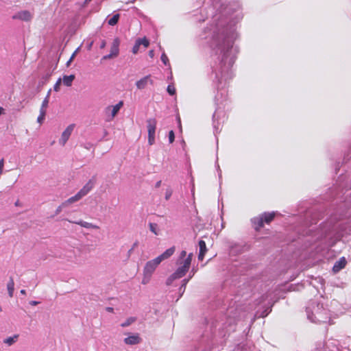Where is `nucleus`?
Listing matches in <instances>:
<instances>
[{
  "label": "nucleus",
  "mask_w": 351,
  "mask_h": 351,
  "mask_svg": "<svg viewBox=\"0 0 351 351\" xmlns=\"http://www.w3.org/2000/svg\"><path fill=\"white\" fill-rule=\"evenodd\" d=\"M132 250H133V247H132V248L128 251V254H130Z\"/></svg>",
  "instance_id": "052dcab7"
},
{
  "label": "nucleus",
  "mask_w": 351,
  "mask_h": 351,
  "mask_svg": "<svg viewBox=\"0 0 351 351\" xmlns=\"http://www.w3.org/2000/svg\"><path fill=\"white\" fill-rule=\"evenodd\" d=\"M160 263V262L157 259V258H155L153 260H151L148 261L143 269V274H147V275H152L156 267L158 266V265Z\"/></svg>",
  "instance_id": "1a4fd4ad"
},
{
  "label": "nucleus",
  "mask_w": 351,
  "mask_h": 351,
  "mask_svg": "<svg viewBox=\"0 0 351 351\" xmlns=\"http://www.w3.org/2000/svg\"><path fill=\"white\" fill-rule=\"evenodd\" d=\"M140 42L138 41V40L137 39L135 42V44L132 47V53H134V54H136L138 51H139V47H140Z\"/></svg>",
  "instance_id": "f704fd0d"
},
{
  "label": "nucleus",
  "mask_w": 351,
  "mask_h": 351,
  "mask_svg": "<svg viewBox=\"0 0 351 351\" xmlns=\"http://www.w3.org/2000/svg\"><path fill=\"white\" fill-rule=\"evenodd\" d=\"M119 45L120 40L118 38L114 39L111 47H110V53L114 57H117L119 53Z\"/></svg>",
  "instance_id": "f3484780"
},
{
  "label": "nucleus",
  "mask_w": 351,
  "mask_h": 351,
  "mask_svg": "<svg viewBox=\"0 0 351 351\" xmlns=\"http://www.w3.org/2000/svg\"><path fill=\"white\" fill-rule=\"evenodd\" d=\"M18 337L19 336L17 335H15L13 337H10L8 338H6L3 341V342L5 343L8 344V346H11V345H12L16 341V340L17 339Z\"/></svg>",
  "instance_id": "7c9ffc66"
},
{
  "label": "nucleus",
  "mask_w": 351,
  "mask_h": 351,
  "mask_svg": "<svg viewBox=\"0 0 351 351\" xmlns=\"http://www.w3.org/2000/svg\"><path fill=\"white\" fill-rule=\"evenodd\" d=\"M38 303H39V302H38V301H31V302H30V304H31V305H32V306H36V305H37Z\"/></svg>",
  "instance_id": "603ef678"
},
{
  "label": "nucleus",
  "mask_w": 351,
  "mask_h": 351,
  "mask_svg": "<svg viewBox=\"0 0 351 351\" xmlns=\"http://www.w3.org/2000/svg\"><path fill=\"white\" fill-rule=\"evenodd\" d=\"M157 121L155 119H149L147 121V128L148 132V143L152 145L155 143V135Z\"/></svg>",
  "instance_id": "0eeeda50"
},
{
  "label": "nucleus",
  "mask_w": 351,
  "mask_h": 351,
  "mask_svg": "<svg viewBox=\"0 0 351 351\" xmlns=\"http://www.w3.org/2000/svg\"><path fill=\"white\" fill-rule=\"evenodd\" d=\"M75 79L74 75H64L62 80L63 84L66 86H71L73 81Z\"/></svg>",
  "instance_id": "5701e85b"
},
{
  "label": "nucleus",
  "mask_w": 351,
  "mask_h": 351,
  "mask_svg": "<svg viewBox=\"0 0 351 351\" xmlns=\"http://www.w3.org/2000/svg\"><path fill=\"white\" fill-rule=\"evenodd\" d=\"M189 279H183L182 280V284L179 289L180 297H181L182 295V294L184 293L186 285L189 282Z\"/></svg>",
  "instance_id": "bb28decb"
},
{
  "label": "nucleus",
  "mask_w": 351,
  "mask_h": 351,
  "mask_svg": "<svg viewBox=\"0 0 351 351\" xmlns=\"http://www.w3.org/2000/svg\"><path fill=\"white\" fill-rule=\"evenodd\" d=\"M136 245H137V243H134V245H133V246H132L133 249H134Z\"/></svg>",
  "instance_id": "680f3d73"
},
{
  "label": "nucleus",
  "mask_w": 351,
  "mask_h": 351,
  "mask_svg": "<svg viewBox=\"0 0 351 351\" xmlns=\"http://www.w3.org/2000/svg\"><path fill=\"white\" fill-rule=\"evenodd\" d=\"M7 289H8L9 296L12 297L13 293H14V282L12 277L10 278V280L7 284Z\"/></svg>",
  "instance_id": "b1692460"
},
{
  "label": "nucleus",
  "mask_w": 351,
  "mask_h": 351,
  "mask_svg": "<svg viewBox=\"0 0 351 351\" xmlns=\"http://www.w3.org/2000/svg\"><path fill=\"white\" fill-rule=\"evenodd\" d=\"M149 230L152 232H153L155 235L159 234V230L158 225L155 223H149Z\"/></svg>",
  "instance_id": "cd10ccee"
},
{
  "label": "nucleus",
  "mask_w": 351,
  "mask_h": 351,
  "mask_svg": "<svg viewBox=\"0 0 351 351\" xmlns=\"http://www.w3.org/2000/svg\"><path fill=\"white\" fill-rule=\"evenodd\" d=\"M346 263V260L344 257L340 258L339 260L335 263L332 267L333 271L335 273L339 272L341 269L345 267Z\"/></svg>",
  "instance_id": "6ab92c4d"
},
{
  "label": "nucleus",
  "mask_w": 351,
  "mask_h": 351,
  "mask_svg": "<svg viewBox=\"0 0 351 351\" xmlns=\"http://www.w3.org/2000/svg\"><path fill=\"white\" fill-rule=\"evenodd\" d=\"M306 313L308 319L311 322L332 324L330 313L319 302L316 301L309 302L306 308Z\"/></svg>",
  "instance_id": "7ed1b4c3"
},
{
  "label": "nucleus",
  "mask_w": 351,
  "mask_h": 351,
  "mask_svg": "<svg viewBox=\"0 0 351 351\" xmlns=\"http://www.w3.org/2000/svg\"><path fill=\"white\" fill-rule=\"evenodd\" d=\"M217 170H218V172H219V178H221V170L219 169V165H217Z\"/></svg>",
  "instance_id": "3c124183"
},
{
  "label": "nucleus",
  "mask_w": 351,
  "mask_h": 351,
  "mask_svg": "<svg viewBox=\"0 0 351 351\" xmlns=\"http://www.w3.org/2000/svg\"><path fill=\"white\" fill-rule=\"evenodd\" d=\"M167 90L170 95H173L176 93V88L172 85H169L167 86Z\"/></svg>",
  "instance_id": "58836bf2"
},
{
  "label": "nucleus",
  "mask_w": 351,
  "mask_h": 351,
  "mask_svg": "<svg viewBox=\"0 0 351 351\" xmlns=\"http://www.w3.org/2000/svg\"><path fill=\"white\" fill-rule=\"evenodd\" d=\"M192 257H193V254L190 253L187 256V257L184 260H183V263L186 265L187 266H189L190 267L191 264Z\"/></svg>",
  "instance_id": "72a5a7b5"
},
{
  "label": "nucleus",
  "mask_w": 351,
  "mask_h": 351,
  "mask_svg": "<svg viewBox=\"0 0 351 351\" xmlns=\"http://www.w3.org/2000/svg\"><path fill=\"white\" fill-rule=\"evenodd\" d=\"M340 186L342 188V190H345V193H347L349 190H351V180L347 181L345 184H341Z\"/></svg>",
  "instance_id": "2f4dec72"
},
{
  "label": "nucleus",
  "mask_w": 351,
  "mask_h": 351,
  "mask_svg": "<svg viewBox=\"0 0 351 351\" xmlns=\"http://www.w3.org/2000/svg\"><path fill=\"white\" fill-rule=\"evenodd\" d=\"M195 272H196V269L193 268L192 270L191 271V272L189 274V278L187 279L190 280L191 278H192V277L194 276Z\"/></svg>",
  "instance_id": "a18cd8bd"
},
{
  "label": "nucleus",
  "mask_w": 351,
  "mask_h": 351,
  "mask_svg": "<svg viewBox=\"0 0 351 351\" xmlns=\"http://www.w3.org/2000/svg\"><path fill=\"white\" fill-rule=\"evenodd\" d=\"M202 3L205 8L201 12L206 11L211 21L199 36L206 40L216 57L213 71L218 86L216 98L219 101V93L221 96L226 93L223 88L234 76L232 66L238 52L234 46L238 36L235 25L242 20L243 14L238 1L202 0Z\"/></svg>",
  "instance_id": "f257e3e1"
},
{
  "label": "nucleus",
  "mask_w": 351,
  "mask_h": 351,
  "mask_svg": "<svg viewBox=\"0 0 351 351\" xmlns=\"http://www.w3.org/2000/svg\"><path fill=\"white\" fill-rule=\"evenodd\" d=\"M151 276L152 275H147V274H143V280H142V283L143 285H146L147 284L150 279H151Z\"/></svg>",
  "instance_id": "4c0bfd02"
},
{
  "label": "nucleus",
  "mask_w": 351,
  "mask_h": 351,
  "mask_svg": "<svg viewBox=\"0 0 351 351\" xmlns=\"http://www.w3.org/2000/svg\"><path fill=\"white\" fill-rule=\"evenodd\" d=\"M3 166H4V160L2 158L1 160H0V176L3 173Z\"/></svg>",
  "instance_id": "c03bdc74"
},
{
  "label": "nucleus",
  "mask_w": 351,
  "mask_h": 351,
  "mask_svg": "<svg viewBox=\"0 0 351 351\" xmlns=\"http://www.w3.org/2000/svg\"><path fill=\"white\" fill-rule=\"evenodd\" d=\"M172 195V191L171 189H167L165 193V199L168 200Z\"/></svg>",
  "instance_id": "37998d69"
},
{
  "label": "nucleus",
  "mask_w": 351,
  "mask_h": 351,
  "mask_svg": "<svg viewBox=\"0 0 351 351\" xmlns=\"http://www.w3.org/2000/svg\"><path fill=\"white\" fill-rule=\"evenodd\" d=\"M276 214V212L265 213L259 217L252 218L251 221L255 230H260L263 226L264 223H269Z\"/></svg>",
  "instance_id": "20e7f679"
},
{
  "label": "nucleus",
  "mask_w": 351,
  "mask_h": 351,
  "mask_svg": "<svg viewBox=\"0 0 351 351\" xmlns=\"http://www.w3.org/2000/svg\"><path fill=\"white\" fill-rule=\"evenodd\" d=\"M199 253L198 255V259L202 261L204 255L207 251L206 243L203 240L199 241Z\"/></svg>",
  "instance_id": "412c9836"
},
{
  "label": "nucleus",
  "mask_w": 351,
  "mask_h": 351,
  "mask_svg": "<svg viewBox=\"0 0 351 351\" xmlns=\"http://www.w3.org/2000/svg\"><path fill=\"white\" fill-rule=\"evenodd\" d=\"M20 292H21V294H23V295H25V294L26 293V291H25V289H22V290H21V291H20Z\"/></svg>",
  "instance_id": "4d7b16f0"
},
{
  "label": "nucleus",
  "mask_w": 351,
  "mask_h": 351,
  "mask_svg": "<svg viewBox=\"0 0 351 351\" xmlns=\"http://www.w3.org/2000/svg\"><path fill=\"white\" fill-rule=\"evenodd\" d=\"M61 82H62V79L61 78H59L58 80V81L56 82V83L55 84L54 86H53V90L55 91H58L59 89H60V84H61Z\"/></svg>",
  "instance_id": "a19ab883"
},
{
  "label": "nucleus",
  "mask_w": 351,
  "mask_h": 351,
  "mask_svg": "<svg viewBox=\"0 0 351 351\" xmlns=\"http://www.w3.org/2000/svg\"><path fill=\"white\" fill-rule=\"evenodd\" d=\"M50 91L51 90H49L48 92L46 97L43 101V103H42V105H41V107H40V114H39V116L38 117V119H37V121L39 123H42L43 120H44V119H45V114H46V108H47L48 104H49Z\"/></svg>",
  "instance_id": "9d476101"
},
{
  "label": "nucleus",
  "mask_w": 351,
  "mask_h": 351,
  "mask_svg": "<svg viewBox=\"0 0 351 351\" xmlns=\"http://www.w3.org/2000/svg\"><path fill=\"white\" fill-rule=\"evenodd\" d=\"M92 0H86V2H90Z\"/></svg>",
  "instance_id": "e2e57ef3"
},
{
  "label": "nucleus",
  "mask_w": 351,
  "mask_h": 351,
  "mask_svg": "<svg viewBox=\"0 0 351 351\" xmlns=\"http://www.w3.org/2000/svg\"><path fill=\"white\" fill-rule=\"evenodd\" d=\"M267 298H268V295L263 296V300H266L267 299Z\"/></svg>",
  "instance_id": "bf43d9fd"
},
{
  "label": "nucleus",
  "mask_w": 351,
  "mask_h": 351,
  "mask_svg": "<svg viewBox=\"0 0 351 351\" xmlns=\"http://www.w3.org/2000/svg\"><path fill=\"white\" fill-rule=\"evenodd\" d=\"M82 198V195L77 192L74 196L71 197L67 200L64 202V205L69 206V204H71L75 202L79 201Z\"/></svg>",
  "instance_id": "4be33fe9"
},
{
  "label": "nucleus",
  "mask_w": 351,
  "mask_h": 351,
  "mask_svg": "<svg viewBox=\"0 0 351 351\" xmlns=\"http://www.w3.org/2000/svg\"><path fill=\"white\" fill-rule=\"evenodd\" d=\"M12 19L21 20L23 21H30L33 18V14L28 10H21L12 16Z\"/></svg>",
  "instance_id": "6e6552de"
},
{
  "label": "nucleus",
  "mask_w": 351,
  "mask_h": 351,
  "mask_svg": "<svg viewBox=\"0 0 351 351\" xmlns=\"http://www.w3.org/2000/svg\"><path fill=\"white\" fill-rule=\"evenodd\" d=\"M106 309L109 312H112L113 311V308L112 307H108Z\"/></svg>",
  "instance_id": "6e6d98bb"
},
{
  "label": "nucleus",
  "mask_w": 351,
  "mask_h": 351,
  "mask_svg": "<svg viewBox=\"0 0 351 351\" xmlns=\"http://www.w3.org/2000/svg\"><path fill=\"white\" fill-rule=\"evenodd\" d=\"M345 234H351V221L337 219L334 215L312 233V239L313 242L319 241L324 247H330Z\"/></svg>",
  "instance_id": "f03ea898"
},
{
  "label": "nucleus",
  "mask_w": 351,
  "mask_h": 351,
  "mask_svg": "<svg viewBox=\"0 0 351 351\" xmlns=\"http://www.w3.org/2000/svg\"><path fill=\"white\" fill-rule=\"evenodd\" d=\"M160 59H161V61L163 62V64L165 65H166V66L169 65V58H168V57L167 56V55L165 54V52H163L162 53Z\"/></svg>",
  "instance_id": "c9c22d12"
},
{
  "label": "nucleus",
  "mask_w": 351,
  "mask_h": 351,
  "mask_svg": "<svg viewBox=\"0 0 351 351\" xmlns=\"http://www.w3.org/2000/svg\"><path fill=\"white\" fill-rule=\"evenodd\" d=\"M140 341L141 338L138 334H134L124 339V343L127 345H136L139 343Z\"/></svg>",
  "instance_id": "2eb2a0df"
},
{
  "label": "nucleus",
  "mask_w": 351,
  "mask_h": 351,
  "mask_svg": "<svg viewBox=\"0 0 351 351\" xmlns=\"http://www.w3.org/2000/svg\"><path fill=\"white\" fill-rule=\"evenodd\" d=\"M123 106V101H120L114 106H108L104 110V113L106 117L107 121H111L114 117L117 114L120 109Z\"/></svg>",
  "instance_id": "423d86ee"
},
{
  "label": "nucleus",
  "mask_w": 351,
  "mask_h": 351,
  "mask_svg": "<svg viewBox=\"0 0 351 351\" xmlns=\"http://www.w3.org/2000/svg\"><path fill=\"white\" fill-rule=\"evenodd\" d=\"M177 269L167 278V285H171L175 280L180 279L185 276L189 269V267L183 263H180Z\"/></svg>",
  "instance_id": "39448f33"
},
{
  "label": "nucleus",
  "mask_w": 351,
  "mask_h": 351,
  "mask_svg": "<svg viewBox=\"0 0 351 351\" xmlns=\"http://www.w3.org/2000/svg\"><path fill=\"white\" fill-rule=\"evenodd\" d=\"M140 45H143L145 47H147L149 45V40L146 38H138Z\"/></svg>",
  "instance_id": "e433bc0d"
},
{
  "label": "nucleus",
  "mask_w": 351,
  "mask_h": 351,
  "mask_svg": "<svg viewBox=\"0 0 351 351\" xmlns=\"http://www.w3.org/2000/svg\"><path fill=\"white\" fill-rule=\"evenodd\" d=\"M221 112H219V110L217 109L213 115V128L215 133H217L218 130H219V123L218 121V119L219 117V114Z\"/></svg>",
  "instance_id": "aec40b11"
},
{
  "label": "nucleus",
  "mask_w": 351,
  "mask_h": 351,
  "mask_svg": "<svg viewBox=\"0 0 351 351\" xmlns=\"http://www.w3.org/2000/svg\"><path fill=\"white\" fill-rule=\"evenodd\" d=\"M175 139V134L173 130H171L169 132V143H172L174 141Z\"/></svg>",
  "instance_id": "ea45409f"
},
{
  "label": "nucleus",
  "mask_w": 351,
  "mask_h": 351,
  "mask_svg": "<svg viewBox=\"0 0 351 351\" xmlns=\"http://www.w3.org/2000/svg\"><path fill=\"white\" fill-rule=\"evenodd\" d=\"M4 109L2 107H0V115L3 112Z\"/></svg>",
  "instance_id": "13d9d810"
},
{
  "label": "nucleus",
  "mask_w": 351,
  "mask_h": 351,
  "mask_svg": "<svg viewBox=\"0 0 351 351\" xmlns=\"http://www.w3.org/2000/svg\"><path fill=\"white\" fill-rule=\"evenodd\" d=\"M114 58V56L111 53H109V54H108L106 56H104L103 57V59L104 60H107V59H110V58Z\"/></svg>",
  "instance_id": "de8ad7c7"
},
{
  "label": "nucleus",
  "mask_w": 351,
  "mask_h": 351,
  "mask_svg": "<svg viewBox=\"0 0 351 351\" xmlns=\"http://www.w3.org/2000/svg\"><path fill=\"white\" fill-rule=\"evenodd\" d=\"M75 128V124H70L67 126V128L62 132L60 138L59 139V143L64 146L67 141L69 140L70 136L71 135L73 130Z\"/></svg>",
  "instance_id": "9b49d317"
},
{
  "label": "nucleus",
  "mask_w": 351,
  "mask_h": 351,
  "mask_svg": "<svg viewBox=\"0 0 351 351\" xmlns=\"http://www.w3.org/2000/svg\"><path fill=\"white\" fill-rule=\"evenodd\" d=\"M189 279H183L182 280V284L179 289L180 297H181L182 295V294L184 293L186 285L189 282Z\"/></svg>",
  "instance_id": "a878e982"
},
{
  "label": "nucleus",
  "mask_w": 351,
  "mask_h": 351,
  "mask_svg": "<svg viewBox=\"0 0 351 351\" xmlns=\"http://www.w3.org/2000/svg\"><path fill=\"white\" fill-rule=\"evenodd\" d=\"M186 251L184 250H182L180 254V256H179V258L178 259L177 262H176V264L177 265H179L180 263H183V260H184L186 258Z\"/></svg>",
  "instance_id": "473e14b6"
},
{
  "label": "nucleus",
  "mask_w": 351,
  "mask_h": 351,
  "mask_svg": "<svg viewBox=\"0 0 351 351\" xmlns=\"http://www.w3.org/2000/svg\"><path fill=\"white\" fill-rule=\"evenodd\" d=\"M325 351H339V341L334 339H328L324 345Z\"/></svg>",
  "instance_id": "ddd939ff"
},
{
  "label": "nucleus",
  "mask_w": 351,
  "mask_h": 351,
  "mask_svg": "<svg viewBox=\"0 0 351 351\" xmlns=\"http://www.w3.org/2000/svg\"><path fill=\"white\" fill-rule=\"evenodd\" d=\"M198 21H199V22L204 21H205V18H204V16H202V17H201V18L198 19Z\"/></svg>",
  "instance_id": "5fc2aeb1"
},
{
  "label": "nucleus",
  "mask_w": 351,
  "mask_h": 351,
  "mask_svg": "<svg viewBox=\"0 0 351 351\" xmlns=\"http://www.w3.org/2000/svg\"><path fill=\"white\" fill-rule=\"evenodd\" d=\"M271 305L267 307L263 311H262L261 313L257 312L256 316L265 317L267 316V315L271 312Z\"/></svg>",
  "instance_id": "c85d7f7f"
},
{
  "label": "nucleus",
  "mask_w": 351,
  "mask_h": 351,
  "mask_svg": "<svg viewBox=\"0 0 351 351\" xmlns=\"http://www.w3.org/2000/svg\"><path fill=\"white\" fill-rule=\"evenodd\" d=\"M160 184H161V181H160H160H158V182L156 183V188L160 187Z\"/></svg>",
  "instance_id": "864d4df0"
},
{
  "label": "nucleus",
  "mask_w": 351,
  "mask_h": 351,
  "mask_svg": "<svg viewBox=\"0 0 351 351\" xmlns=\"http://www.w3.org/2000/svg\"><path fill=\"white\" fill-rule=\"evenodd\" d=\"M149 56L150 58H154V50H150L149 51Z\"/></svg>",
  "instance_id": "8fccbe9b"
},
{
  "label": "nucleus",
  "mask_w": 351,
  "mask_h": 351,
  "mask_svg": "<svg viewBox=\"0 0 351 351\" xmlns=\"http://www.w3.org/2000/svg\"><path fill=\"white\" fill-rule=\"evenodd\" d=\"M119 17L120 15L119 14L113 15V16L108 21V25L111 26L115 25L119 21Z\"/></svg>",
  "instance_id": "393cba45"
},
{
  "label": "nucleus",
  "mask_w": 351,
  "mask_h": 351,
  "mask_svg": "<svg viewBox=\"0 0 351 351\" xmlns=\"http://www.w3.org/2000/svg\"><path fill=\"white\" fill-rule=\"evenodd\" d=\"M106 45V40H103L101 43V45H100V48L101 49H104Z\"/></svg>",
  "instance_id": "09e8293b"
},
{
  "label": "nucleus",
  "mask_w": 351,
  "mask_h": 351,
  "mask_svg": "<svg viewBox=\"0 0 351 351\" xmlns=\"http://www.w3.org/2000/svg\"><path fill=\"white\" fill-rule=\"evenodd\" d=\"M175 252V247H171L167 250H165L162 254L158 256L157 259L161 263L162 261L169 258L171 257L173 253Z\"/></svg>",
  "instance_id": "a211bd4d"
},
{
  "label": "nucleus",
  "mask_w": 351,
  "mask_h": 351,
  "mask_svg": "<svg viewBox=\"0 0 351 351\" xmlns=\"http://www.w3.org/2000/svg\"><path fill=\"white\" fill-rule=\"evenodd\" d=\"M77 49L72 54V56H71L70 59L69 60V61L66 63L67 65H69L73 59L74 58V57L75 56V54L77 53Z\"/></svg>",
  "instance_id": "49530a36"
},
{
  "label": "nucleus",
  "mask_w": 351,
  "mask_h": 351,
  "mask_svg": "<svg viewBox=\"0 0 351 351\" xmlns=\"http://www.w3.org/2000/svg\"><path fill=\"white\" fill-rule=\"evenodd\" d=\"M148 83L152 84L153 81L150 78V75H146L136 82V86L138 89H143L146 87Z\"/></svg>",
  "instance_id": "4468645a"
},
{
  "label": "nucleus",
  "mask_w": 351,
  "mask_h": 351,
  "mask_svg": "<svg viewBox=\"0 0 351 351\" xmlns=\"http://www.w3.org/2000/svg\"><path fill=\"white\" fill-rule=\"evenodd\" d=\"M95 184V178L93 177L91 179L88 180V182L78 191V193L82 195V197H84L94 187Z\"/></svg>",
  "instance_id": "f8f14e48"
},
{
  "label": "nucleus",
  "mask_w": 351,
  "mask_h": 351,
  "mask_svg": "<svg viewBox=\"0 0 351 351\" xmlns=\"http://www.w3.org/2000/svg\"><path fill=\"white\" fill-rule=\"evenodd\" d=\"M136 321V318L134 317H130L129 318H128L124 322H123L121 324V326L123 327V328H125V327H127V326H129L130 325H131L132 323H134V322Z\"/></svg>",
  "instance_id": "c756f323"
},
{
  "label": "nucleus",
  "mask_w": 351,
  "mask_h": 351,
  "mask_svg": "<svg viewBox=\"0 0 351 351\" xmlns=\"http://www.w3.org/2000/svg\"><path fill=\"white\" fill-rule=\"evenodd\" d=\"M69 221L70 223H73L80 225V226L87 228V229H99V227L95 224H93L92 223H89L87 221H84L82 220L75 221L69 220Z\"/></svg>",
  "instance_id": "dca6fc26"
},
{
  "label": "nucleus",
  "mask_w": 351,
  "mask_h": 351,
  "mask_svg": "<svg viewBox=\"0 0 351 351\" xmlns=\"http://www.w3.org/2000/svg\"><path fill=\"white\" fill-rule=\"evenodd\" d=\"M66 207V205H64V202H62L56 210V214H59L63 208Z\"/></svg>",
  "instance_id": "79ce46f5"
}]
</instances>
